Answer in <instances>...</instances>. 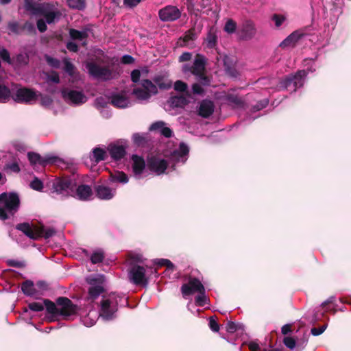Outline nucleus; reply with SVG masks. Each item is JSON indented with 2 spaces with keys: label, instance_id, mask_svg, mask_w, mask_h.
<instances>
[{
  "label": "nucleus",
  "instance_id": "2",
  "mask_svg": "<svg viewBox=\"0 0 351 351\" xmlns=\"http://www.w3.org/2000/svg\"><path fill=\"white\" fill-rule=\"evenodd\" d=\"M43 303L47 313L51 315L53 317L62 316L66 318L77 314L78 311L77 306L66 297H58L56 302L49 299H45Z\"/></svg>",
  "mask_w": 351,
  "mask_h": 351
},
{
  "label": "nucleus",
  "instance_id": "61",
  "mask_svg": "<svg viewBox=\"0 0 351 351\" xmlns=\"http://www.w3.org/2000/svg\"><path fill=\"white\" fill-rule=\"evenodd\" d=\"M64 69L65 72H66L69 75L72 76L73 75L75 69L74 65L67 60L64 61Z\"/></svg>",
  "mask_w": 351,
  "mask_h": 351
},
{
  "label": "nucleus",
  "instance_id": "3",
  "mask_svg": "<svg viewBox=\"0 0 351 351\" xmlns=\"http://www.w3.org/2000/svg\"><path fill=\"white\" fill-rule=\"evenodd\" d=\"M20 206L19 196L14 192H3L0 194V219L5 221L14 216Z\"/></svg>",
  "mask_w": 351,
  "mask_h": 351
},
{
  "label": "nucleus",
  "instance_id": "53",
  "mask_svg": "<svg viewBox=\"0 0 351 351\" xmlns=\"http://www.w3.org/2000/svg\"><path fill=\"white\" fill-rule=\"evenodd\" d=\"M0 58L3 61L11 64L12 63L9 51L6 49L0 50Z\"/></svg>",
  "mask_w": 351,
  "mask_h": 351
},
{
  "label": "nucleus",
  "instance_id": "11",
  "mask_svg": "<svg viewBox=\"0 0 351 351\" xmlns=\"http://www.w3.org/2000/svg\"><path fill=\"white\" fill-rule=\"evenodd\" d=\"M204 286L197 278H190L187 283H184L181 287V293L184 298L193 295L199 291L203 292Z\"/></svg>",
  "mask_w": 351,
  "mask_h": 351
},
{
  "label": "nucleus",
  "instance_id": "49",
  "mask_svg": "<svg viewBox=\"0 0 351 351\" xmlns=\"http://www.w3.org/2000/svg\"><path fill=\"white\" fill-rule=\"evenodd\" d=\"M308 341V336L304 334L302 338L296 339V346L300 350H303L307 345Z\"/></svg>",
  "mask_w": 351,
  "mask_h": 351
},
{
  "label": "nucleus",
  "instance_id": "60",
  "mask_svg": "<svg viewBox=\"0 0 351 351\" xmlns=\"http://www.w3.org/2000/svg\"><path fill=\"white\" fill-rule=\"evenodd\" d=\"M46 23H47L43 19H40L37 21V28L40 32L43 33L47 29V26Z\"/></svg>",
  "mask_w": 351,
  "mask_h": 351
},
{
  "label": "nucleus",
  "instance_id": "12",
  "mask_svg": "<svg viewBox=\"0 0 351 351\" xmlns=\"http://www.w3.org/2000/svg\"><path fill=\"white\" fill-rule=\"evenodd\" d=\"M147 166L149 170L160 175L165 173L168 167V162L165 159H160L156 156H151L147 158Z\"/></svg>",
  "mask_w": 351,
  "mask_h": 351
},
{
  "label": "nucleus",
  "instance_id": "10",
  "mask_svg": "<svg viewBox=\"0 0 351 351\" xmlns=\"http://www.w3.org/2000/svg\"><path fill=\"white\" fill-rule=\"evenodd\" d=\"M181 11L174 5H166L158 11V17L162 22H173L181 16Z\"/></svg>",
  "mask_w": 351,
  "mask_h": 351
},
{
  "label": "nucleus",
  "instance_id": "16",
  "mask_svg": "<svg viewBox=\"0 0 351 351\" xmlns=\"http://www.w3.org/2000/svg\"><path fill=\"white\" fill-rule=\"evenodd\" d=\"M27 158L32 165L38 164L42 167H45L47 164L54 163L58 159L56 156L43 158L39 154L33 152L27 153Z\"/></svg>",
  "mask_w": 351,
  "mask_h": 351
},
{
  "label": "nucleus",
  "instance_id": "58",
  "mask_svg": "<svg viewBox=\"0 0 351 351\" xmlns=\"http://www.w3.org/2000/svg\"><path fill=\"white\" fill-rule=\"evenodd\" d=\"M272 20L274 21L275 25L278 27L285 21V17L282 15L275 14L272 16Z\"/></svg>",
  "mask_w": 351,
  "mask_h": 351
},
{
  "label": "nucleus",
  "instance_id": "63",
  "mask_svg": "<svg viewBox=\"0 0 351 351\" xmlns=\"http://www.w3.org/2000/svg\"><path fill=\"white\" fill-rule=\"evenodd\" d=\"M46 60L47 63L53 68L58 69L60 66V60L56 58L47 56Z\"/></svg>",
  "mask_w": 351,
  "mask_h": 351
},
{
  "label": "nucleus",
  "instance_id": "32",
  "mask_svg": "<svg viewBox=\"0 0 351 351\" xmlns=\"http://www.w3.org/2000/svg\"><path fill=\"white\" fill-rule=\"evenodd\" d=\"M34 285L33 281L27 280L21 284V291L26 295L33 296L36 292Z\"/></svg>",
  "mask_w": 351,
  "mask_h": 351
},
{
  "label": "nucleus",
  "instance_id": "33",
  "mask_svg": "<svg viewBox=\"0 0 351 351\" xmlns=\"http://www.w3.org/2000/svg\"><path fill=\"white\" fill-rule=\"evenodd\" d=\"M110 181L112 182H120L125 184L128 182V177L123 171H117L114 173H110Z\"/></svg>",
  "mask_w": 351,
  "mask_h": 351
},
{
  "label": "nucleus",
  "instance_id": "17",
  "mask_svg": "<svg viewBox=\"0 0 351 351\" xmlns=\"http://www.w3.org/2000/svg\"><path fill=\"white\" fill-rule=\"evenodd\" d=\"M16 228L20 231H21L25 236L29 237V239L36 240L40 237V234L42 233V229L32 228L31 225L29 223L24 222L18 223L16 226Z\"/></svg>",
  "mask_w": 351,
  "mask_h": 351
},
{
  "label": "nucleus",
  "instance_id": "26",
  "mask_svg": "<svg viewBox=\"0 0 351 351\" xmlns=\"http://www.w3.org/2000/svg\"><path fill=\"white\" fill-rule=\"evenodd\" d=\"M111 104L117 108H125L129 104L128 97L123 94L117 93L112 95L111 97Z\"/></svg>",
  "mask_w": 351,
  "mask_h": 351
},
{
  "label": "nucleus",
  "instance_id": "4",
  "mask_svg": "<svg viewBox=\"0 0 351 351\" xmlns=\"http://www.w3.org/2000/svg\"><path fill=\"white\" fill-rule=\"evenodd\" d=\"M51 193L64 197L74 196L77 185L74 175L56 177L49 182Z\"/></svg>",
  "mask_w": 351,
  "mask_h": 351
},
{
  "label": "nucleus",
  "instance_id": "46",
  "mask_svg": "<svg viewBox=\"0 0 351 351\" xmlns=\"http://www.w3.org/2000/svg\"><path fill=\"white\" fill-rule=\"evenodd\" d=\"M21 31H25L29 34H36V29L34 23L29 21H26L23 26H21Z\"/></svg>",
  "mask_w": 351,
  "mask_h": 351
},
{
  "label": "nucleus",
  "instance_id": "51",
  "mask_svg": "<svg viewBox=\"0 0 351 351\" xmlns=\"http://www.w3.org/2000/svg\"><path fill=\"white\" fill-rule=\"evenodd\" d=\"M187 88H188L187 84L181 80H177L174 83V89L176 91L183 93V92H185L187 90Z\"/></svg>",
  "mask_w": 351,
  "mask_h": 351
},
{
  "label": "nucleus",
  "instance_id": "36",
  "mask_svg": "<svg viewBox=\"0 0 351 351\" xmlns=\"http://www.w3.org/2000/svg\"><path fill=\"white\" fill-rule=\"evenodd\" d=\"M66 2L69 8L72 9L82 10L86 7L85 0H66Z\"/></svg>",
  "mask_w": 351,
  "mask_h": 351
},
{
  "label": "nucleus",
  "instance_id": "38",
  "mask_svg": "<svg viewBox=\"0 0 351 351\" xmlns=\"http://www.w3.org/2000/svg\"><path fill=\"white\" fill-rule=\"evenodd\" d=\"M237 27V23L234 20L229 19L225 23L223 30L226 33H228L229 34H232L236 32Z\"/></svg>",
  "mask_w": 351,
  "mask_h": 351
},
{
  "label": "nucleus",
  "instance_id": "57",
  "mask_svg": "<svg viewBox=\"0 0 351 351\" xmlns=\"http://www.w3.org/2000/svg\"><path fill=\"white\" fill-rule=\"evenodd\" d=\"M143 0H123L125 7L132 9L140 4Z\"/></svg>",
  "mask_w": 351,
  "mask_h": 351
},
{
  "label": "nucleus",
  "instance_id": "21",
  "mask_svg": "<svg viewBox=\"0 0 351 351\" xmlns=\"http://www.w3.org/2000/svg\"><path fill=\"white\" fill-rule=\"evenodd\" d=\"M95 191L97 197L99 199L104 200L111 199L114 197L115 193V191H113L110 187L103 185L95 186Z\"/></svg>",
  "mask_w": 351,
  "mask_h": 351
},
{
  "label": "nucleus",
  "instance_id": "45",
  "mask_svg": "<svg viewBox=\"0 0 351 351\" xmlns=\"http://www.w3.org/2000/svg\"><path fill=\"white\" fill-rule=\"evenodd\" d=\"M283 343L287 348L293 350L296 347V339L292 337H285L283 339Z\"/></svg>",
  "mask_w": 351,
  "mask_h": 351
},
{
  "label": "nucleus",
  "instance_id": "54",
  "mask_svg": "<svg viewBox=\"0 0 351 351\" xmlns=\"http://www.w3.org/2000/svg\"><path fill=\"white\" fill-rule=\"evenodd\" d=\"M8 265L10 267H16V268H24L26 266V263L25 261H17V260H9L8 261Z\"/></svg>",
  "mask_w": 351,
  "mask_h": 351
},
{
  "label": "nucleus",
  "instance_id": "20",
  "mask_svg": "<svg viewBox=\"0 0 351 351\" xmlns=\"http://www.w3.org/2000/svg\"><path fill=\"white\" fill-rule=\"evenodd\" d=\"M131 160L132 161V168L133 173L136 176L141 175L146 167L144 158L138 155L133 154L131 156Z\"/></svg>",
  "mask_w": 351,
  "mask_h": 351
},
{
  "label": "nucleus",
  "instance_id": "31",
  "mask_svg": "<svg viewBox=\"0 0 351 351\" xmlns=\"http://www.w3.org/2000/svg\"><path fill=\"white\" fill-rule=\"evenodd\" d=\"M132 141L136 146L139 147H145L148 145L149 140L147 134L134 133L132 135Z\"/></svg>",
  "mask_w": 351,
  "mask_h": 351
},
{
  "label": "nucleus",
  "instance_id": "41",
  "mask_svg": "<svg viewBox=\"0 0 351 351\" xmlns=\"http://www.w3.org/2000/svg\"><path fill=\"white\" fill-rule=\"evenodd\" d=\"M132 94L134 95L138 99H147L150 97V94L148 91L144 88H136L132 90Z\"/></svg>",
  "mask_w": 351,
  "mask_h": 351
},
{
  "label": "nucleus",
  "instance_id": "24",
  "mask_svg": "<svg viewBox=\"0 0 351 351\" xmlns=\"http://www.w3.org/2000/svg\"><path fill=\"white\" fill-rule=\"evenodd\" d=\"M198 34L199 32L196 31L195 27H191L184 33L183 36L180 38V45L181 47L189 45L191 41H194L197 39Z\"/></svg>",
  "mask_w": 351,
  "mask_h": 351
},
{
  "label": "nucleus",
  "instance_id": "48",
  "mask_svg": "<svg viewBox=\"0 0 351 351\" xmlns=\"http://www.w3.org/2000/svg\"><path fill=\"white\" fill-rule=\"evenodd\" d=\"M38 229H42V233L40 234V237H43L45 239H49L53 237L56 234V230L53 228H47L45 229L44 226L39 227Z\"/></svg>",
  "mask_w": 351,
  "mask_h": 351
},
{
  "label": "nucleus",
  "instance_id": "47",
  "mask_svg": "<svg viewBox=\"0 0 351 351\" xmlns=\"http://www.w3.org/2000/svg\"><path fill=\"white\" fill-rule=\"evenodd\" d=\"M15 61L18 65H25L29 62V57L27 54L19 53L16 56Z\"/></svg>",
  "mask_w": 351,
  "mask_h": 351
},
{
  "label": "nucleus",
  "instance_id": "44",
  "mask_svg": "<svg viewBox=\"0 0 351 351\" xmlns=\"http://www.w3.org/2000/svg\"><path fill=\"white\" fill-rule=\"evenodd\" d=\"M335 300V297L334 296H331L329 298H328L326 301L322 302L321 306H322V307L323 308H324V311L326 312L332 311L333 313H336V310L335 308L331 309L329 307V305L331 304H333Z\"/></svg>",
  "mask_w": 351,
  "mask_h": 351
},
{
  "label": "nucleus",
  "instance_id": "5",
  "mask_svg": "<svg viewBox=\"0 0 351 351\" xmlns=\"http://www.w3.org/2000/svg\"><path fill=\"white\" fill-rule=\"evenodd\" d=\"M306 75L307 72L305 70H299L295 74H289L281 79L278 86L282 90L295 92L298 88L303 86Z\"/></svg>",
  "mask_w": 351,
  "mask_h": 351
},
{
  "label": "nucleus",
  "instance_id": "14",
  "mask_svg": "<svg viewBox=\"0 0 351 351\" xmlns=\"http://www.w3.org/2000/svg\"><path fill=\"white\" fill-rule=\"evenodd\" d=\"M12 99L17 103L27 104L36 99V94L34 90L23 87L16 90L15 95L12 96Z\"/></svg>",
  "mask_w": 351,
  "mask_h": 351
},
{
  "label": "nucleus",
  "instance_id": "37",
  "mask_svg": "<svg viewBox=\"0 0 351 351\" xmlns=\"http://www.w3.org/2000/svg\"><path fill=\"white\" fill-rule=\"evenodd\" d=\"M142 86L143 88L148 91V93L150 94L154 93L156 94L158 92L157 87L151 80H143L142 81Z\"/></svg>",
  "mask_w": 351,
  "mask_h": 351
},
{
  "label": "nucleus",
  "instance_id": "22",
  "mask_svg": "<svg viewBox=\"0 0 351 351\" xmlns=\"http://www.w3.org/2000/svg\"><path fill=\"white\" fill-rule=\"evenodd\" d=\"M108 150L112 158L117 161L124 158L126 154L125 148L123 145L110 144L108 147Z\"/></svg>",
  "mask_w": 351,
  "mask_h": 351
},
{
  "label": "nucleus",
  "instance_id": "55",
  "mask_svg": "<svg viewBox=\"0 0 351 351\" xmlns=\"http://www.w3.org/2000/svg\"><path fill=\"white\" fill-rule=\"evenodd\" d=\"M47 81L52 82L56 84H58L60 82V77L58 72L55 71H52L50 73L47 75Z\"/></svg>",
  "mask_w": 351,
  "mask_h": 351
},
{
  "label": "nucleus",
  "instance_id": "18",
  "mask_svg": "<svg viewBox=\"0 0 351 351\" xmlns=\"http://www.w3.org/2000/svg\"><path fill=\"white\" fill-rule=\"evenodd\" d=\"M93 195V191L90 186L87 184H80L78 186H76L75 195L73 197L81 201H88L90 199Z\"/></svg>",
  "mask_w": 351,
  "mask_h": 351
},
{
  "label": "nucleus",
  "instance_id": "15",
  "mask_svg": "<svg viewBox=\"0 0 351 351\" xmlns=\"http://www.w3.org/2000/svg\"><path fill=\"white\" fill-rule=\"evenodd\" d=\"M256 34L254 23L250 21H245L237 30V35L240 40H251Z\"/></svg>",
  "mask_w": 351,
  "mask_h": 351
},
{
  "label": "nucleus",
  "instance_id": "34",
  "mask_svg": "<svg viewBox=\"0 0 351 351\" xmlns=\"http://www.w3.org/2000/svg\"><path fill=\"white\" fill-rule=\"evenodd\" d=\"M107 158V154L105 149L100 147H95L93 150V160L98 163L100 161L105 160Z\"/></svg>",
  "mask_w": 351,
  "mask_h": 351
},
{
  "label": "nucleus",
  "instance_id": "29",
  "mask_svg": "<svg viewBox=\"0 0 351 351\" xmlns=\"http://www.w3.org/2000/svg\"><path fill=\"white\" fill-rule=\"evenodd\" d=\"M153 82L160 89L168 90L172 86V82L164 75H157L153 78Z\"/></svg>",
  "mask_w": 351,
  "mask_h": 351
},
{
  "label": "nucleus",
  "instance_id": "27",
  "mask_svg": "<svg viewBox=\"0 0 351 351\" xmlns=\"http://www.w3.org/2000/svg\"><path fill=\"white\" fill-rule=\"evenodd\" d=\"M205 71V61L202 56L197 54L192 64V74L197 75Z\"/></svg>",
  "mask_w": 351,
  "mask_h": 351
},
{
  "label": "nucleus",
  "instance_id": "6",
  "mask_svg": "<svg viewBox=\"0 0 351 351\" xmlns=\"http://www.w3.org/2000/svg\"><path fill=\"white\" fill-rule=\"evenodd\" d=\"M86 68L94 78L104 81L113 78V71L109 66H101L95 61H90L86 63Z\"/></svg>",
  "mask_w": 351,
  "mask_h": 351
},
{
  "label": "nucleus",
  "instance_id": "52",
  "mask_svg": "<svg viewBox=\"0 0 351 351\" xmlns=\"http://www.w3.org/2000/svg\"><path fill=\"white\" fill-rule=\"evenodd\" d=\"M8 27L10 31L16 34H19L21 32V27L17 22H10Z\"/></svg>",
  "mask_w": 351,
  "mask_h": 351
},
{
  "label": "nucleus",
  "instance_id": "39",
  "mask_svg": "<svg viewBox=\"0 0 351 351\" xmlns=\"http://www.w3.org/2000/svg\"><path fill=\"white\" fill-rule=\"evenodd\" d=\"M198 295L195 298V303L197 306H204L207 302V298L206 296V289H204V291L198 292Z\"/></svg>",
  "mask_w": 351,
  "mask_h": 351
},
{
  "label": "nucleus",
  "instance_id": "7",
  "mask_svg": "<svg viewBox=\"0 0 351 351\" xmlns=\"http://www.w3.org/2000/svg\"><path fill=\"white\" fill-rule=\"evenodd\" d=\"M104 281L105 278L102 275L87 279V282L90 285L88 291V300L95 301L105 291L103 286Z\"/></svg>",
  "mask_w": 351,
  "mask_h": 351
},
{
  "label": "nucleus",
  "instance_id": "19",
  "mask_svg": "<svg viewBox=\"0 0 351 351\" xmlns=\"http://www.w3.org/2000/svg\"><path fill=\"white\" fill-rule=\"evenodd\" d=\"M304 36L302 30H295L289 35L280 44V47L285 48L287 47H295L297 42Z\"/></svg>",
  "mask_w": 351,
  "mask_h": 351
},
{
  "label": "nucleus",
  "instance_id": "64",
  "mask_svg": "<svg viewBox=\"0 0 351 351\" xmlns=\"http://www.w3.org/2000/svg\"><path fill=\"white\" fill-rule=\"evenodd\" d=\"M238 329V325L234 322L229 321L226 325V330L230 333H234Z\"/></svg>",
  "mask_w": 351,
  "mask_h": 351
},
{
  "label": "nucleus",
  "instance_id": "8",
  "mask_svg": "<svg viewBox=\"0 0 351 351\" xmlns=\"http://www.w3.org/2000/svg\"><path fill=\"white\" fill-rule=\"evenodd\" d=\"M145 271L144 267L132 263L128 274L130 281L136 285L146 286L148 284V279L145 276Z\"/></svg>",
  "mask_w": 351,
  "mask_h": 351
},
{
  "label": "nucleus",
  "instance_id": "35",
  "mask_svg": "<svg viewBox=\"0 0 351 351\" xmlns=\"http://www.w3.org/2000/svg\"><path fill=\"white\" fill-rule=\"evenodd\" d=\"M69 36L73 40H86L88 34L86 31H79L77 29L71 28L69 29Z\"/></svg>",
  "mask_w": 351,
  "mask_h": 351
},
{
  "label": "nucleus",
  "instance_id": "9",
  "mask_svg": "<svg viewBox=\"0 0 351 351\" xmlns=\"http://www.w3.org/2000/svg\"><path fill=\"white\" fill-rule=\"evenodd\" d=\"M117 311V302L111 298H103L101 301L99 315L106 320H112L115 317Z\"/></svg>",
  "mask_w": 351,
  "mask_h": 351
},
{
  "label": "nucleus",
  "instance_id": "43",
  "mask_svg": "<svg viewBox=\"0 0 351 351\" xmlns=\"http://www.w3.org/2000/svg\"><path fill=\"white\" fill-rule=\"evenodd\" d=\"M156 263L160 267L165 266L168 269L171 271H173L175 269V265L169 259H158Z\"/></svg>",
  "mask_w": 351,
  "mask_h": 351
},
{
  "label": "nucleus",
  "instance_id": "42",
  "mask_svg": "<svg viewBox=\"0 0 351 351\" xmlns=\"http://www.w3.org/2000/svg\"><path fill=\"white\" fill-rule=\"evenodd\" d=\"M10 90L4 85H0V99L6 101L10 97Z\"/></svg>",
  "mask_w": 351,
  "mask_h": 351
},
{
  "label": "nucleus",
  "instance_id": "1",
  "mask_svg": "<svg viewBox=\"0 0 351 351\" xmlns=\"http://www.w3.org/2000/svg\"><path fill=\"white\" fill-rule=\"evenodd\" d=\"M25 6L26 10L30 11L32 14L43 16L45 21L49 25L58 21L62 15L61 12L53 3L25 0Z\"/></svg>",
  "mask_w": 351,
  "mask_h": 351
},
{
  "label": "nucleus",
  "instance_id": "13",
  "mask_svg": "<svg viewBox=\"0 0 351 351\" xmlns=\"http://www.w3.org/2000/svg\"><path fill=\"white\" fill-rule=\"evenodd\" d=\"M62 97L66 102L71 101L73 104L80 105L86 101V97L82 92L63 89L61 92Z\"/></svg>",
  "mask_w": 351,
  "mask_h": 351
},
{
  "label": "nucleus",
  "instance_id": "50",
  "mask_svg": "<svg viewBox=\"0 0 351 351\" xmlns=\"http://www.w3.org/2000/svg\"><path fill=\"white\" fill-rule=\"evenodd\" d=\"M30 186L34 190L40 191L43 189V184L40 180L35 177L34 179L31 182Z\"/></svg>",
  "mask_w": 351,
  "mask_h": 351
},
{
  "label": "nucleus",
  "instance_id": "30",
  "mask_svg": "<svg viewBox=\"0 0 351 351\" xmlns=\"http://www.w3.org/2000/svg\"><path fill=\"white\" fill-rule=\"evenodd\" d=\"M169 103L173 108H183L189 104V101L183 95H176L169 98Z\"/></svg>",
  "mask_w": 351,
  "mask_h": 351
},
{
  "label": "nucleus",
  "instance_id": "40",
  "mask_svg": "<svg viewBox=\"0 0 351 351\" xmlns=\"http://www.w3.org/2000/svg\"><path fill=\"white\" fill-rule=\"evenodd\" d=\"M105 258L104 253L102 250L94 252L90 256V261L93 264L101 263Z\"/></svg>",
  "mask_w": 351,
  "mask_h": 351
},
{
  "label": "nucleus",
  "instance_id": "23",
  "mask_svg": "<svg viewBox=\"0 0 351 351\" xmlns=\"http://www.w3.org/2000/svg\"><path fill=\"white\" fill-rule=\"evenodd\" d=\"M214 112V105L211 101L204 100L199 107L198 114L203 118L209 117Z\"/></svg>",
  "mask_w": 351,
  "mask_h": 351
},
{
  "label": "nucleus",
  "instance_id": "28",
  "mask_svg": "<svg viewBox=\"0 0 351 351\" xmlns=\"http://www.w3.org/2000/svg\"><path fill=\"white\" fill-rule=\"evenodd\" d=\"M226 100L228 104L232 108H241L244 107L245 102L238 95L228 93L226 96Z\"/></svg>",
  "mask_w": 351,
  "mask_h": 351
},
{
  "label": "nucleus",
  "instance_id": "25",
  "mask_svg": "<svg viewBox=\"0 0 351 351\" xmlns=\"http://www.w3.org/2000/svg\"><path fill=\"white\" fill-rule=\"evenodd\" d=\"M217 28L214 26L210 27L206 37L205 38V42L206 43V47L208 49H213L217 46Z\"/></svg>",
  "mask_w": 351,
  "mask_h": 351
},
{
  "label": "nucleus",
  "instance_id": "56",
  "mask_svg": "<svg viewBox=\"0 0 351 351\" xmlns=\"http://www.w3.org/2000/svg\"><path fill=\"white\" fill-rule=\"evenodd\" d=\"M28 308L34 312H40L44 310V306L39 302H32L28 304Z\"/></svg>",
  "mask_w": 351,
  "mask_h": 351
},
{
  "label": "nucleus",
  "instance_id": "59",
  "mask_svg": "<svg viewBox=\"0 0 351 351\" xmlns=\"http://www.w3.org/2000/svg\"><path fill=\"white\" fill-rule=\"evenodd\" d=\"M209 327L213 332H218L219 330V324L214 317H210L209 318Z\"/></svg>",
  "mask_w": 351,
  "mask_h": 351
},
{
  "label": "nucleus",
  "instance_id": "62",
  "mask_svg": "<svg viewBox=\"0 0 351 351\" xmlns=\"http://www.w3.org/2000/svg\"><path fill=\"white\" fill-rule=\"evenodd\" d=\"M53 103V99L48 95H42L40 99V104L42 106L48 107Z\"/></svg>",
  "mask_w": 351,
  "mask_h": 351
}]
</instances>
